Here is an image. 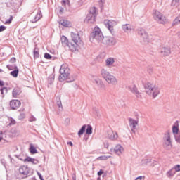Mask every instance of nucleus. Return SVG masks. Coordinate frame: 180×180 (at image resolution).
Returning <instances> with one entry per match:
<instances>
[{"label":"nucleus","mask_w":180,"mask_h":180,"mask_svg":"<svg viewBox=\"0 0 180 180\" xmlns=\"http://www.w3.org/2000/svg\"><path fill=\"white\" fill-rule=\"evenodd\" d=\"M137 32H138L139 36H140L143 43H148L150 41V35H148V33L146 32L145 29L139 28L137 30Z\"/></svg>","instance_id":"11"},{"label":"nucleus","mask_w":180,"mask_h":180,"mask_svg":"<svg viewBox=\"0 0 180 180\" xmlns=\"http://www.w3.org/2000/svg\"><path fill=\"white\" fill-rule=\"evenodd\" d=\"M13 98H18V96H19V95H20V90H19V89H14L13 90Z\"/></svg>","instance_id":"28"},{"label":"nucleus","mask_w":180,"mask_h":180,"mask_svg":"<svg viewBox=\"0 0 180 180\" xmlns=\"http://www.w3.org/2000/svg\"><path fill=\"white\" fill-rule=\"evenodd\" d=\"M7 68H8V70H11V68H9V65H7Z\"/></svg>","instance_id":"60"},{"label":"nucleus","mask_w":180,"mask_h":180,"mask_svg":"<svg viewBox=\"0 0 180 180\" xmlns=\"http://www.w3.org/2000/svg\"><path fill=\"white\" fill-rule=\"evenodd\" d=\"M160 53L162 57H167V56L171 54V48L169 46L162 47L160 48Z\"/></svg>","instance_id":"15"},{"label":"nucleus","mask_w":180,"mask_h":180,"mask_svg":"<svg viewBox=\"0 0 180 180\" xmlns=\"http://www.w3.org/2000/svg\"><path fill=\"white\" fill-rule=\"evenodd\" d=\"M40 56L39 49L38 48H34V58H39Z\"/></svg>","instance_id":"32"},{"label":"nucleus","mask_w":180,"mask_h":180,"mask_svg":"<svg viewBox=\"0 0 180 180\" xmlns=\"http://www.w3.org/2000/svg\"><path fill=\"white\" fill-rule=\"evenodd\" d=\"M175 174H176V172L173 169V167L172 169H170L167 173H166V176H167V178H174V176H175Z\"/></svg>","instance_id":"23"},{"label":"nucleus","mask_w":180,"mask_h":180,"mask_svg":"<svg viewBox=\"0 0 180 180\" xmlns=\"http://www.w3.org/2000/svg\"><path fill=\"white\" fill-rule=\"evenodd\" d=\"M144 88L146 94L153 96V98H157V96L160 95V87L151 84L150 82L146 83Z\"/></svg>","instance_id":"2"},{"label":"nucleus","mask_w":180,"mask_h":180,"mask_svg":"<svg viewBox=\"0 0 180 180\" xmlns=\"http://www.w3.org/2000/svg\"><path fill=\"white\" fill-rule=\"evenodd\" d=\"M12 20H13V17L11 15L10 18L6 20V21L4 23L5 25H10V23H12Z\"/></svg>","instance_id":"39"},{"label":"nucleus","mask_w":180,"mask_h":180,"mask_svg":"<svg viewBox=\"0 0 180 180\" xmlns=\"http://www.w3.org/2000/svg\"><path fill=\"white\" fill-rule=\"evenodd\" d=\"M85 130H86V125H83L82 128L78 131V136L79 137H81L84 133H85Z\"/></svg>","instance_id":"29"},{"label":"nucleus","mask_w":180,"mask_h":180,"mask_svg":"<svg viewBox=\"0 0 180 180\" xmlns=\"http://www.w3.org/2000/svg\"><path fill=\"white\" fill-rule=\"evenodd\" d=\"M102 43L104 46H106V47H113V46H116L117 39L113 37H104Z\"/></svg>","instance_id":"10"},{"label":"nucleus","mask_w":180,"mask_h":180,"mask_svg":"<svg viewBox=\"0 0 180 180\" xmlns=\"http://www.w3.org/2000/svg\"><path fill=\"white\" fill-rule=\"evenodd\" d=\"M68 144L69 146H70L71 147H72V146H73V144H72V143L71 141L68 142Z\"/></svg>","instance_id":"55"},{"label":"nucleus","mask_w":180,"mask_h":180,"mask_svg":"<svg viewBox=\"0 0 180 180\" xmlns=\"http://www.w3.org/2000/svg\"><path fill=\"white\" fill-rule=\"evenodd\" d=\"M174 137L176 143H179L180 144V133L174 135Z\"/></svg>","instance_id":"41"},{"label":"nucleus","mask_w":180,"mask_h":180,"mask_svg":"<svg viewBox=\"0 0 180 180\" xmlns=\"http://www.w3.org/2000/svg\"><path fill=\"white\" fill-rule=\"evenodd\" d=\"M98 9L96 7H92L90 8V11L89 13L87 14L84 22L85 23H95L96 19V15H98L96 13V11Z\"/></svg>","instance_id":"6"},{"label":"nucleus","mask_w":180,"mask_h":180,"mask_svg":"<svg viewBox=\"0 0 180 180\" xmlns=\"http://www.w3.org/2000/svg\"><path fill=\"white\" fill-rule=\"evenodd\" d=\"M38 176L39 177L40 179L43 178V176H41V174L38 173Z\"/></svg>","instance_id":"54"},{"label":"nucleus","mask_w":180,"mask_h":180,"mask_svg":"<svg viewBox=\"0 0 180 180\" xmlns=\"http://www.w3.org/2000/svg\"><path fill=\"white\" fill-rule=\"evenodd\" d=\"M102 174H103V170L101 169V170L98 172V176H101V175H102Z\"/></svg>","instance_id":"48"},{"label":"nucleus","mask_w":180,"mask_h":180,"mask_svg":"<svg viewBox=\"0 0 180 180\" xmlns=\"http://www.w3.org/2000/svg\"><path fill=\"white\" fill-rule=\"evenodd\" d=\"M60 75L59 76V81L60 82H63V81H65V79H67V78L70 77V70L67 63L63 64L60 66Z\"/></svg>","instance_id":"5"},{"label":"nucleus","mask_w":180,"mask_h":180,"mask_svg":"<svg viewBox=\"0 0 180 180\" xmlns=\"http://www.w3.org/2000/svg\"><path fill=\"white\" fill-rule=\"evenodd\" d=\"M153 19L158 22V23H160L161 25H164L165 23H167L168 20H167V18L161 13V12L155 10L153 11Z\"/></svg>","instance_id":"8"},{"label":"nucleus","mask_w":180,"mask_h":180,"mask_svg":"<svg viewBox=\"0 0 180 180\" xmlns=\"http://www.w3.org/2000/svg\"><path fill=\"white\" fill-rule=\"evenodd\" d=\"M101 75L103 79L109 85H117L118 81L116 76L110 73V72L105 68L101 69Z\"/></svg>","instance_id":"1"},{"label":"nucleus","mask_w":180,"mask_h":180,"mask_svg":"<svg viewBox=\"0 0 180 180\" xmlns=\"http://www.w3.org/2000/svg\"><path fill=\"white\" fill-rule=\"evenodd\" d=\"M18 74H19V69H18V68H16V69L11 72V75H12V77H14V78H16Z\"/></svg>","instance_id":"31"},{"label":"nucleus","mask_w":180,"mask_h":180,"mask_svg":"<svg viewBox=\"0 0 180 180\" xmlns=\"http://www.w3.org/2000/svg\"><path fill=\"white\" fill-rule=\"evenodd\" d=\"M71 38L72 41V46L75 49H73V51H77L81 44V37H79V34L71 32Z\"/></svg>","instance_id":"7"},{"label":"nucleus","mask_w":180,"mask_h":180,"mask_svg":"<svg viewBox=\"0 0 180 180\" xmlns=\"http://www.w3.org/2000/svg\"><path fill=\"white\" fill-rule=\"evenodd\" d=\"M59 25L64 26V27H68L70 26V21L67 20H60L59 21Z\"/></svg>","instance_id":"26"},{"label":"nucleus","mask_w":180,"mask_h":180,"mask_svg":"<svg viewBox=\"0 0 180 180\" xmlns=\"http://www.w3.org/2000/svg\"><path fill=\"white\" fill-rule=\"evenodd\" d=\"M104 37H103V34L102 33L101 28H99L98 26L94 27L93 32L90 34V40L91 41H94V40H96L97 41H103Z\"/></svg>","instance_id":"4"},{"label":"nucleus","mask_w":180,"mask_h":180,"mask_svg":"<svg viewBox=\"0 0 180 180\" xmlns=\"http://www.w3.org/2000/svg\"><path fill=\"white\" fill-rule=\"evenodd\" d=\"M96 113H97V115H98V113H99V110H96Z\"/></svg>","instance_id":"58"},{"label":"nucleus","mask_w":180,"mask_h":180,"mask_svg":"<svg viewBox=\"0 0 180 180\" xmlns=\"http://www.w3.org/2000/svg\"><path fill=\"white\" fill-rule=\"evenodd\" d=\"M122 30L125 33H129V32H131V25H130V24L123 25Z\"/></svg>","instance_id":"24"},{"label":"nucleus","mask_w":180,"mask_h":180,"mask_svg":"<svg viewBox=\"0 0 180 180\" xmlns=\"http://www.w3.org/2000/svg\"><path fill=\"white\" fill-rule=\"evenodd\" d=\"M63 8H62V9H60V12H63Z\"/></svg>","instance_id":"61"},{"label":"nucleus","mask_w":180,"mask_h":180,"mask_svg":"<svg viewBox=\"0 0 180 180\" xmlns=\"http://www.w3.org/2000/svg\"><path fill=\"white\" fill-rule=\"evenodd\" d=\"M128 89H129L132 94H134L136 95V98H141V94L139 91L137 89V87L134 84H131L128 86Z\"/></svg>","instance_id":"16"},{"label":"nucleus","mask_w":180,"mask_h":180,"mask_svg":"<svg viewBox=\"0 0 180 180\" xmlns=\"http://www.w3.org/2000/svg\"><path fill=\"white\" fill-rule=\"evenodd\" d=\"M150 162H151V159L145 158L141 161V165H147V164H150Z\"/></svg>","instance_id":"30"},{"label":"nucleus","mask_w":180,"mask_h":180,"mask_svg":"<svg viewBox=\"0 0 180 180\" xmlns=\"http://www.w3.org/2000/svg\"><path fill=\"white\" fill-rule=\"evenodd\" d=\"M56 102L57 106H58V108H63V103H61V96H56Z\"/></svg>","instance_id":"27"},{"label":"nucleus","mask_w":180,"mask_h":180,"mask_svg":"<svg viewBox=\"0 0 180 180\" xmlns=\"http://www.w3.org/2000/svg\"><path fill=\"white\" fill-rule=\"evenodd\" d=\"M66 1L65 0L62 1V5L63 6H65Z\"/></svg>","instance_id":"53"},{"label":"nucleus","mask_w":180,"mask_h":180,"mask_svg":"<svg viewBox=\"0 0 180 180\" xmlns=\"http://www.w3.org/2000/svg\"><path fill=\"white\" fill-rule=\"evenodd\" d=\"M114 64H115V58H108L105 60V65L108 68H112V67H113Z\"/></svg>","instance_id":"21"},{"label":"nucleus","mask_w":180,"mask_h":180,"mask_svg":"<svg viewBox=\"0 0 180 180\" xmlns=\"http://www.w3.org/2000/svg\"><path fill=\"white\" fill-rule=\"evenodd\" d=\"M18 171L20 175L17 177L18 179H25L33 175V169L29 167L27 165H21L19 167Z\"/></svg>","instance_id":"3"},{"label":"nucleus","mask_w":180,"mask_h":180,"mask_svg":"<svg viewBox=\"0 0 180 180\" xmlns=\"http://www.w3.org/2000/svg\"><path fill=\"white\" fill-rule=\"evenodd\" d=\"M21 103L19 100H12L10 101V106L11 109L15 110L20 107Z\"/></svg>","instance_id":"18"},{"label":"nucleus","mask_w":180,"mask_h":180,"mask_svg":"<svg viewBox=\"0 0 180 180\" xmlns=\"http://www.w3.org/2000/svg\"><path fill=\"white\" fill-rule=\"evenodd\" d=\"M30 152L32 153V154H37V149H36L34 148V146H33V145H31L30 147Z\"/></svg>","instance_id":"34"},{"label":"nucleus","mask_w":180,"mask_h":180,"mask_svg":"<svg viewBox=\"0 0 180 180\" xmlns=\"http://www.w3.org/2000/svg\"><path fill=\"white\" fill-rule=\"evenodd\" d=\"M25 117H26V115L23 112L20 113V115L18 116L19 120H23V119H25Z\"/></svg>","instance_id":"42"},{"label":"nucleus","mask_w":180,"mask_h":180,"mask_svg":"<svg viewBox=\"0 0 180 180\" xmlns=\"http://www.w3.org/2000/svg\"><path fill=\"white\" fill-rule=\"evenodd\" d=\"M1 140H2V137L0 136V141H1Z\"/></svg>","instance_id":"62"},{"label":"nucleus","mask_w":180,"mask_h":180,"mask_svg":"<svg viewBox=\"0 0 180 180\" xmlns=\"http://www.w3.org/2000/svg\"><path fill=\"white\" fill-rule=\"evenodd\" d=\"M100 5H103V0H100Z\"/></svg>","instance_id":"57"},{"label":"nucleus","mask_w":180,"mask_h":180,"mask_svg":"<svg viewBox=\"0 0 180 180\" xmlns=\"http://www.w3.org/2000/svg\"><path fill=\"white\" fill-rule=\"evenodd\" d=\"M114 151L115 154H117V155H120L121 154H123V151H124V149L120 145H117L114 148Z\"/></svg>","instance_id":"22"},{"label":"nucleus","mask_w":180,"mask_h":180,"mask_svg":"<svg viewBox=\"0 0 180 180\" xmlns=\"http://www.w3.org/2000/svg\"><path fill=\"white\" fill-rule=\"evenodd\" d=\"M15 123H16V122L15 121V120L12 119L11 124H15Z\"/></svg>","instance_id":"51"},{"label":"nucleus","mask_w":180,"mask_h":180,"mask_svg":"<svg viewBox=\"0 0 180 180\" xmlns=\"http://www.w3.org/2000/svg\"><path fill=\"white\" fill-rule=\"evenodd\" d=\"M141 179H143V176H140L137 177L135 180H141Z\"/></svg>","instance_id":"52"},{"label":"nucleus","mask_w":180,"mask_h":180,"mask_svg":"<svg viewBox=\"0 0 180 180\" xmlns=\"http://www.w3.org/2000/svg\"><path fill=\"white\" fill-rule=\"evenodd\" d=\"M117 23L116 21L113 20H104V25L108 27V30L110 32L111 34L114 36L115 34V30L113 29V27L116 26Z\"/></svg>","instance_id":"12"},{"label":"nucleus","mask_w":180,"mask_h":180,"mask_svg":"<svg viewBox=\"0 0 180 180\" xmlns=\"http://www.w3.org/2000/svg\"><path fill=\"white\" fill-rule=\"evenodd\" d=\"M68 5H70V1H68Z\"/></svg>","instance_id":"63"},{"label":"nucleus","mask_w":180,"mask_h":180,"mask_svg":"<svg viewBox=\"0 0 180 180\" xmlns=\"http://www.w3.org/2000/svg\"><path fill=\"white\" fill-rule=\"evenodd\" d=\"M86 134H92V126L88 124L87 128L86 129Z\"/></svg>","instance_id":"35"},{"label":"nucleus","mask_w":180,"mask_h":180,"mask_svg":"<svg viewBox=\"0 0 180 180\" xmlns=\"http://www.w3.org/2000/svg\"><path fill=\"white\" fill-rule=\"evenodd\" d=\"M100 158L101 160H108V158H110V156H101Z\"/></svg>","instance_id":"47"},{"label":"nucleus","mask_w":180,"mask_h":180,"mask_svg":"<svg viewBox=\"0 0 180 180\" xmlns=\"http://www.w3.org/2000/svg\"><path fill=\"white\" fill-rule=\"evenodd\" d=\"M0 72H4V70L2 69H0Z\"/></svg>","instance_id":"59"},{"label":"nucleus","mask_w":180,"mask_h":180,"mask_svg":"<svg viewBox=\"0 0 180 180\" xmlns=\"http://www.w3.org/2000/svg\"><path fill=\"white\" fill-rule=\"evenodd\" d=\"M44 58H46V60H51V55H50V53H46L44 54Z\"/></svg>","instance_id":"43"},{"label":"nucleus","mask_w":180,"mask_h":180,"mask_svg":"<svg viewBox=\"0 0 180 180\" xmlns=\"http://www.w3.org/2000/svg\"><path fill=\"white\" fill-rule=\"evenodd\" d=\"M163 147L165 150H171L172 148V141H171L169 131H167L163 137Z\"/></svg>","instance_id":"9"},{"label":"nucleus","mask_w":180,"mask_h":180,"mask_svg":"<svg viewBox=\"0 0 180 180\" xmlns=\"http://www.w3.org/2000/svg\"><path fill=\"white\" fill-rule=\"evenodd\" d=\"M6 30V27H5V25L0 26V33H1V32H4Z\"/></svg>","instance_id":"46"},{"label":"nucleus","mask_w":180,"mask_h":180,"mask_svg":"<svg viewBox=\"0 0 180 180\" xmlns=\"http://www.w3.org/2000/svg\"><path fill=\"white\" fill-rule=\"evenodd\" d=\"M1 94L2 95V97L4 98V96H5V94L4 92H5L6 94H8V87H3L0 89Z\"/></svg>","instance_id":"36"},{"label":"nucleus","mask_w":180,"mask_h":180,"mask_svg":"<svg viewBox=\"0 0 180 180\" xmlns=\"http://www.w3.org/2000/svg\"><path fill=\"white\" fill-rule=\"evenodd\" d=\"M174 170L176 172H180V165H176L173 167Z\"/></svg>","instance_id":"40"},{"label":"nucleus","mask_w":180,"mask_h":180,"mask_svg":"<svg viewBox=\"0 0 180 180\" xmlns=\"http://www.w3.org/2000/svg\"><path fill=\"white\" fill-rule=\"evenodd\" d=\"M24 162H32L34 165H37L39 164V160L27 156L25 158Z\"/></svg>","instance_id":"20"},{"label":"nucleus","mask_w":180,"mask_h":180,"mask_svg":"<svg viewBox=\"0 0 180 180\" xmlns=\"http://www.w3.org/2000/svg\"><path fill=\"white\" fill-rule=\"evenodd\" d=\"M93 84H96L99 89H104L105 84L99 77H96L93 79Z\"/></svg>","instance_id":"17"},{"label":"nucleus","mask_w":180,"mask_h":180,"mask_svg":"<svg viewBox=\"0 0 180 180\" xmlns=\"http://www.w3.org/2000/svg\"><path fill=\"white\" fill-rule=\"evenodd\" d=\"M11 63H15L16 62V58H12L11 60H10Z\"/></svg>","instance_id":"49"},{"label":"nucleus","mask_w":180,"mask_h":180,"mask_svg":"<svg viewBox=\"0 0 180 180\" xmlns=\"http://www.w3.org/2000/svg\"><path fill=\"white\" fill-rule=\"evenodd\" d=\"M180 23V16L177 17L173 22V26H175L176 25H179Z\"/></svg>","instance_id":"38"},{"label":"nucleus","mask_w":180,"mask_h":180,"mask_svg":"<svg viewBox=\"0 0 180 180\" xmlns=\"http://www.w3.org/2000/svg\"><path fill=\"white\" fill-rule=\"evenodd\" d=\"M52 81H54V78L52 79Z\"/></svg>","instance_id":"64"},{"label":"nucleus","mask_w":180,"mask_h":180,"mask_svg":"<svg viewBox=\"0 0 180 180\" xmlns=\"http://www.w3.org/2000/svg\"><path fill=\"white\" fill-rule=\"evenodd\" d=\"M4 81L0 80V86H4Z\"/></svg>","instance_id":"50"},{"label":"nucleus","mask_w":180,"mask_h":180,"mask_svg":"<svg viewBox=\"0 0 180 180\" xmlns=\"http://www.w3.org/2000/svg\"><path fill=\"white\" fill-rule=\"evenodd\" d=\"M108 137L110 139V140H117L119 136L117 135V132L110 131L108 132Z\"/></svg>","instance_id":"19"},{"label":"nucleus","mask_w":180,"mask_h":180,"mask_svg":"<svg viewBox=\"0 0 180 180\" xmlns=\"http://www.w3.org/2000/svg\"><path fill=\"white\" fill-rule=\"evenodd\" d=\"M15 157H16V158H18V160H20V161H24V162H25V159H23V158H22V155H16Z\"/></svg>","instance_id":"44"},{"label":"nucleus","mask_w":180,"mask_h":180,"mask_svg":"<svg viewBox=\"0 0 180 180\" xmlns=\"http://www.w3.org/2000/svg\"><path fill=\"white\" fill-rule=\"evenodd\" d=\"M172 131H173L174 136H175L176 134H179V129L178 128V127L174 125L172 127Z\"/></svg>","instance_id":"33"},{"label":"nucleus","mask_w":180,"mask_h":180,"mask_svg":"<svg viewBox=\"0 0 180 180\" xmlns=\"http://www.w3.org/2000/svg\"><path fill=\"white\" fill-rule=\"evenodd\" d=\"M29 122H36V117H34V116L32 115L29 119Z\"/></svg>","instance_id":"45"},{"label":"nucleus","mask_w":180,"mask_h":180,"mask_svg":"<svg viewBox=\"0 0 180 180\" xmlns=\"http://www.w3.org/2000/svg\"><path fill=\"white\" fill-rule=\"evenodd\" d=\"M40 19H41V11L38 12L34 18L31 20V22L32 23H36V22L40 20Z\"/></svg>","instance_id":"25"},{"label":"nucleus","mask_w":180,"mask_h":180,"mask_svg":"<svg viewBox=\"0 0 180 180\" xmlns=\"http://www.w3.org/2000/svg\"><path fill=\"white\" fill-rule=\"evenodd\" d=\"M60 41L63 47H68L71 51H74V46H72V42H70L67 37L63 35L60 38Z\"/></svg>","instance_id":"13"},{"label":"nucleus","mask_w":180,"mask_h":180,"mask_svg":"<svg viewBox=\"0 0 180 180\" xmlns=\"http://www.w3.org/2000/svg\"><path fill=\"white\" fill-rule=\"evenodd\" d=\"M129 125L132 133L136 134L137 126L139 125V120H136L131 117L128 118Z\"/></svg>","instance_id":"14"},{"label":"nucleus","mask_w":180,"mask_h":180,"mask_svg":"<svg viewBox=\"0 0 180 180\" xmlns=\"http://www.w3.org/2000/svg\"><path fill=\"white\" fill-rule=\"evenodd\" d=\"M180 0H172V6H179Z\"/></svg>","instance_id":"37"},{"label":"nucleus","mask_w":180,"mask_h":180,"mask_svg":"<svg viewBox=\"0 0 180 180\" xmlns=\"http://www.w3.org/2000/svg\"><path fill=\"white\" fill-rule=\"evenodd\" d=\"M176 35H177V37H179V39H180V32H178Z\"/></svg>","instance_id":"56"}]
</instances>
